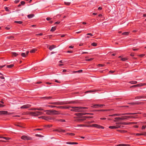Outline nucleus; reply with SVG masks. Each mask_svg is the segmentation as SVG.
I'll list each match as a JSON object with an SVG mask.
<instances>
[{
    "instance_id": "c03bdc74",
    "label": "nucleus",
    "mask_w": 146,
    "mask_h": 146,
    "mask_svg": "<svg viewBox=\"0 0 146 146\" xmlns=\"http://www.w3.org/2000/svg\"><path fill=\"white\" fill-rule=\"evenodd\" d=\"M14 38V36H8L7 37V38L9 39H12Z\"/></svg>"
},
{
    "instance_id": "338daca9",
    "label": "nucleus",
    "mask_w": 146,
    "mask_h": 146,
    "mask_svg": "<svg viewBox=\"0 0 146 146\" xmlns=\"http://www.w3.org/2000/svg\"><path fill=\"white\" fill-rule=\"evenodd\" d=\"M31 110H37V108H32L30 109Z\"/></svg>"
},
{
    "instance_id": "423d86ee",
    "label": "nucleus",
    "mask_w": 146,
    "mask_h": 146,
    "mask_svg": "<svg viewBox=\"0 0 146 146\" xmlns=\"http://www.w3.org/2000/svg\"><path fill=\"white\" fill-rule=\"evenodd\" d=\"M21 139L24 140H30L31 139V138L30 137H28L27 136L25 135H23L21 137Z\"/></svg>"
},
{
    "instance_id": "a878e982",
    "label": "nucleus",
    "mask_w": 146,
    "mask_h": 146,
    "mask_svg": "<svg viewBox=\"0 0 146 146\" xmlns=\"http://www.w3.org/2000/svg\"><path fill=\"white\" fill-rule=\"evenodd\" d=\"M129 34V32H125L123 33H122V34L123 35H127Z\"/></svg>"
},
{
    "instance_id": "4468645a",
    "label": "nucleus",
    "mask_w": 146,
    "mask_h": 146,
    "mask_svg": "<svg viewBox=\"0 0 146 146\" xmlns=\"http://www.w3.org/2000/svg\"><path fill=\"white\" fill-rule=\"evenodd\" d=\"M8 112L5 111H0V114L5 115L7 114Z\"/></svg>"
},
{
    "instance_id": "09e8293b",
    "label": "nucleus",
    "mask_w": 146,
    "mask_h": 146,
    "mask_svg": "<svg viewBox=\"0 0 146 146\" xmlns=\"http://www.w3.org/2000/svg\"><path fill=\"white\" fill-rule=\"evenodd\" d=\"M143 104V102H140L138 103H137L136 104Z\"/></svg>"
},
{
    "instance_id": "13d9d810",
    "label": "nucleus",
    "mask_w": 146,
    "mask_h": 146,
    "mask_svg": "<svg viewBox=\"0 0 146 146\" xmlns=\"http://www.w3.org/2000/svg\"><path fill=\"white\" fill-rule=\"evenodd\" d=\"M43 35V34L42 33H40L39 34H37L36 35V36H38V35H40V36H42Z\"/></svg>"
},
{
    "instance_id": "2f4dec72",
    "label": "nucleus",
    "mask_w": 146,
    "mask_h": 146,
    "mask_svg": "<svg viewBox=\"0 0 146 146\" xmlns=\"http://www.w3.org/2000/svg\"><path fill=\"white\" fill-rule=\"evenodd\" d=\"M35 136L36 137H44V136H43L42 135H39V134H38L35 135Z\"/></svg>"
},
{
    "instance_id": "5701e85b",
    "label": "nucleus",
    "mask_w": 146,
    "mask_h": 146,
    "mask_svg": "<svg viewBox=\"0 0 146 146\" xmlns=\"http://www.w3.org/2000/svg\"><path fill=\"white\" fill-rule=\"evenodd\" d=\"M129 82L132 84H135L137 83V82L136 81H131Z\"/></svg>"
},
{
    "instance_id": "39448f33",
    "label": "nucleus",
    "mask_w": 146,
    "mask_h": 146,
    "mask_svg": "<svg viewBox=\"0 0 146 146\" xmlns=\"http://www.w3.org/2000/svg\"><path fill=\"white\" fill-rule=\"evenodd\" d=\"M75 115L78 116H82L83 115H93V113H76L75 114Z\"/></svg>"
},
{
    "instance_id": "0eeeda50",
    "label": "nucleus",
    "mask_w": 146,
    "mask_h": 146,
    "mask_svg": "<svg viewBox=\"0 0 146 146\" xmlns=\"http://www.w3.org/2000/svg\"><path fill=\"white\" fill-rule=\"evenodd\" d=\"M31 105L30 104H26L23 106L21 107V109H26L30 107Z\"/></svg>"
},
{
    "instance_id": "bf43d9fd",
    "label": "nucleus",
    "mask_w": 146,
    "mask_h": 146,
    "mask_svg": "<svg viewBox=\"0 0 146 146\" xmlns=\"http://www.w3.org/2000/svg\"><path fill=\"white\" fill-rule=\"evenodd\" d=\"M51 19H52V18H50V17H47V18H46V19L47 21H49V20H51Z\"/></svg>"
},
{
    "instance_id": "680f3d73",
    "label": "nucleus",
    "mask_w": 146,
    "mask_h": 146,
    "mask_svg": "<svg viewBox=\"0 0 146 146\" xmlns=\"http://www.w3.org/2000/svg\"><path fill=\"white\" fill-rule=\"evenodd\" d=\"M84 117H85V118H92L93 117H90V116H84Z\"/></svg>"
},
{
    "instance_id": "864d4df0",
    "label": "nucleus",
    "mask_w": 146,
    "mask_h": 146,
    "mask_svg": "<svg viewBox=\"0 0 146 146\" xmlns=\"http://www.w3.org/2000/svg\"><path fill=\"white\" fill-rule=\"evenodd\" d=\"M94 91H92V90L88 91H86V92H85V93H88V92H94Z\"/></svg>"
},
{
    "instance_id": "69168bd1",
    "label": "nucleus",
    "mask_w": 146,
    "mask_h": 146,
    "mask_svg": "<svg viewBox=\"0 0 146 146\" xmlns=\"http://www.w3.org/2000/svg\"><path fill=\"white\" fill-rule=\"evenodd\" d=\"M87 35H90L91 36H93V35L91 33H88L87 34Z\"/></svg>"
},
{
    "instance_id": "6e6d98bb",
    "label": "nucleus",
    "mask_w": 146,
    "mask_h": 146,
    "mask_svg": "<svg viewBox=\"0 0 146 146\" xmlns=\"http://www.w3.org/2000/svg\"><path fill=\"white\" fill-rule=\"evenodd\" d=\"M65 103H67V104H70V103H75V102H68V103L65 102Z\"/></svg>"
},
{
    "instance_id": "ea45409f",
    "label": "nucleus",
    "mask_w": 146,
    "mask_h": 146,
    "mask_svg": "<svg viewBox=\"0 0 146 146\" xmlns=\"http://www.w3.org/2000/svg\"><path fill=\"white\" fill-rule=\"evenodd\" d=\"M91 45L93 46H97V44L96 43L94 42V43H92Z\"/></svg>"
},
{
    "instance_id": "0e129e2a",
    "label": "nucleus",
    "mask_w": 146,
    "mask_h": 146,
    "mask_svg": "<svg viewBox=\"0 0 146 146\" xmlns=\"http://www.w3.org/2000/svg\"><path fill=\"white\" fill-rule=\"evenodd\" d=\"M104 64H99L98 65V66H101V67L103 66H104Z\"/></svg>"
},
{
    "instance_id": "9d476101",
    "label": "nucleus",
    "mask_w": 146,
    "mask_h": 146,
    "mask_svg": "<svg viewBox=\"0 0 146 146\" xmlns=\"http://www.w3.org/2000/svg\"><path fill=\"white\" fill-rule=\"evenodd\" d=\"M100 125L96 124H93L92 125H89L88 127H96L98 128H99Z\"/></svg>"
},
{
    "instance_id": "a18cd8bd",
    "label": "nucleus",
    "mask_w": 146,
    "mask_h": 146,
    "mask_svg": "<svg viewBox=\"0 0 146 146\" xmlns=\"http://www.w3.org/2000/svg\"><path fill=\"white\" fill-rule=\"evenodd\" d=\"M84 120H85V119H78V121H84Z\"/></svg>"
},
{
    "instance_id": "f03ea898",
    "label": "nucleus",
    "mask_w": 146,
    "mask_h": 146,
    "mask_svg": "<svg viewBox=\"0 0 146 146\" xmlns=\"http://www.w3.org/2000/svg\"><path fill=\"white\" fill-rule=\"evenodd\" d=\"M47 111L46 113L48 115H50L51 114L58 115L60 114L58 111L54 110H49L45 111Z\"/></svg>"
},
{
    "instance_id": "4be33fe9",
    "label": "nucleus",
    "mask_w": 146,
    "mask_h": 146,
    "mask_svg": "<svg viewBox=\"0 0 146 146\" xmlns=\"http://www.w3.org/2000/svg\"><path fill=\"white\" fill-rule=\"evenodd\" d=\"M122 120L127 119L128 118L127 116H122L121 117Z\"/></svg>"
},
{
    "instance_id": "9b49d317",
    "label": "nucleus",
    "mask_w": 146,
    "mask_h": 146,
    "mask_svg": "<svg viewBox=\"0 0 146 146\" xmlns=\"http://www.w3.org/2000/svg\"><path fill=\"white\" fill-rule=\"evenodd\" d=\"M38 118H42L43 119H45L46 120H48L49 119V117H45L44 116H42L39 117H38Z\"/></svg>"
},
{
    "instance_id": "1a4fd4ad",
    "label": "nucleus",
    "mask_w": 146,
    "mask_h": 146,
    "mask_svg": "<svg viewBox=\"0 0 146 146\" xmlns=\"http://www.w3.org/2000/svg\"><path fill=\"white\" fill-rule=\"evenodd\" d=\"M105 105L104 104H97L94 105L93 106H92V107L93 108H97L98 107H102L103 106H104Z\"/></svg>"
},
{
    "instance_id": "a211bd4d",
    "label": "nucleus",
    "mask_w": 146,
    "mask_h": 146,
    "mask_svg": "<svg viewBox=\"0 0 146 146\" xmlns=\"http://www.w3.org/2000/svg\"><path fill=\"white\" fill-rule=\"evenodd\" d=\"M55 46L54 45H52L49 46V49L50 50H51L52 49L55 48Z\"/></svg>"
},
{
    "instance_id": "7ed1b4c3",
    "label": "nucleus",
    "mask_w": 146,
    "mask_h": 146,
    "mask_svg": "<svg viewBox=\"0 0 146 146\" xmlns=\"http://www.w3.org/2000/svg\"><path fill=\"white\" fill-rule=\"evenodd\" d=\"M70 108H72V109L70 110L71 111L75 112L83 111L81 110L80 107H71L70 106Z\"/></svg>"
},
{
    "instance_id": "f8f14e48",
    "label": "nucleus",
    "mask_w": 146,
    "mask_h": 146,
    "mask_svg": "<svg viewBox=\"0 0 146 146\" xmlns=\"http://www.w3.org/2000/svg\"><path fill=\"white\" fill-rule=\"evenodd\" d=\"M117 124H121V125H127L131 124V123H126V122H118Z\"/></svg>"
},
{
    "instance_id": "2eb2a0df",
    "label": "nucleus",
    "mask_w": 146,
    "mask_h": 146,
    "mask_svg": "<svg viewBox=\"0 0 146 146\" xmlns=\"http://www.w3.org/2000/svg\"><path fill=\"white\" fill-rule=\"evenodd\" d=\"M123 113L121 115H134L135 114L137 113Z\"/></svg>"
},
{
    "instance_id": "aec40b11",
    "label": "nucleus",
    "mask_w": 146,
    "mask_h": 146,
    "mask_svg": "<svg viewBox=\"0 0 146 146\" xmlns=\"http://www.w3.org/2000/svg\"><path fill=\"white\" fill-rule=\"evenodd\" d=\"M121 115L120 114H113L111 115H109V116H120Z\"/></svg>"
},
{
    "instance_id": "37998d69",
    "label": "nucleus",
    "mask_w": 146,
    "mask_h": 146,
    "mask_svg": "<svg viewBox=\"0 0 146 146\" xmlns=\"http://www.w3.org/2000/svg\"><path fill=\"white\" fill-rule=\"evenodd\" d=\"M121 60H122L123 61H125L126 60H127V59L125 58H121Z\"/></svg>"
},
{
    "instance_id": "774afa93",
    "label": "nucleus",
    "mask_w": 146,
    "mask_h": 146,
    "mask_svg": "<svg viewBox=\"0 0 146 146\" xmlns=\"http://www.w3.org/2000/svg\"><path fill=\"white\" fill-rule=\"evenodd\" d=\"M5 9L7 11H9V10L7 7H5Z\"/></svg>"
},
{
    "instance_id": "bb28decb",
    "label": "nucleus",
    "mask_w": 146,
    "mask_h": 146,
    "mask_svg": "<svg viewBox=\"0 0 146 146\" xmlns=\"http://www.w3.org/2000/svg\"><path fill=\"white\" fill-rule=\"evenodd\" d=\"M12 54L15 56H16L18 54L15 52H12Z\"/></svg>"
},
{
    "instance_id": "79ce46f5",
    "label": "nucleus",
    "mask_w": 146,
    "mask_h": 146,
    "mask_svg": "<svg viewBox=\"0 0 146 146\" xmlns=\"http://www.w3.org/2000/svg\"><path fill=\"white\" fill-rule=\"evenodd\" d=\"M93 58H91L89 59H86V61H90L93 60Z\"/></svg>"
},
{
    "instance_id": "c85d7f7f",
    "label": "nucleus",
    "mask_w": 146,
    "mask_h": 146,
    "mask_svg": "<svg viewBox=\"0 0 146 146\" xmlns=\"http://www.w3.org/2000/svg\"><path fill=\"white\" fill-rule=\"evenodd\" d=\"M145 85V83H144V84H137V85H138V87H140V86H143L144 85Z\"/></svg>"
},
{
    "instance_id": "6e6552de",
    "label": "nucleus",
    "mask_w": 146,
    "mask_h": 146,
    "mask_svg": "<svg viewBox=\"0 0 146 146\" xmlns=\"http://www.w3.org/2000/svg\"><path fill=\"white\" fill-rule=\"evenodd\" d=\"M70 107V106H58L57 108L61 109H68Z\"/></svg>"
},
{
    "instance_id": "f257e3e1",
    "label": "nucleus",
    "mask_w": 146,
    "mask_h": 146,
    "mask_svg": "<svg viewBox=\"0 0 146 146\" xmlns=\"http://www.w3.org/2000/svg\"><path fill=\"white\" fill-rule=\"evenodd\" d=\"M43 114L42 112L39 111H35L34 112L30 111L28 112V114L30 115L34 116H37L41 115Z\"/></svg>"
},
{
    "instance_id": "052dcab7",
    "label": "nucleus",
    "mask_w": 146,
    "mask_h": 146,
    "mask_svg": "<svg viewBox=\"0 0 146 146\" xmlns=\"http://www.w3.org/2000/svg\"><path fill=\"white\" fill-rule=\"evenodd\" d=\"M25 3L24 1H22L21 2V5H23L25 4Z\"/></svg>"
},
{
    "instance_id": "58836bf2",
    "label": "nucleus",
    "mask_w": 146,
    "mask_h": 146,
    "mask_svg": "<svg viewBox=\"0 0 146 146\" xmlns=\"http://www.w3.org/2000/svg\"><path fill=\"white\" fill-rule=\"evenodd\" d=\"M15 23L21 24L22 23V22L21 21H15Z\"/></svg>"
},
{
    "instance_id": "72a5a7b5",
    "label": "nucleus",
    "mask_w": 146,
    "mask_h": 146,
    "mask_svg": "<svg viewBox=\"0 0 146 146\" xmlns=\"http://www.w3.org/2000/svg\"><path fill=\"white\" fill-rule=\"evenodd\" d=\"M143 97H143V96H138V97H135V99H139L141 98H143Z\"/></svg>"
},
{
    "instance_id": "3c124183",
    "label": "nucleus",
    "mask_w": 146,
    "mask_h": 146,
    "mask_svg": "<svg viewBox=\"0 0 146 146\" xmlns=\"http://www.w3.org/2000/svg\"><path fill=\"white\" fill-rule=\"evenodd\" d=\"M59 130H60V132L61 131V132H64L65 131V130L61 129H59Z\"/></svg>"
},
{
    "instance_id": "f3484780",
    "label": "nucleus",
    "mask_w": 146,
    "mask_h": 146,
    "mask_svg": "<svg viewBox=\"0 0 146 146\" xmlns=\"http://www.w3.org/2000/svg\"><path fill=\"white\" fill-rule=\"evenodd\" d=\"M118 123V122H117V123H115V124H116V126H115L116 129L120 128L121 127V124H117V123Z\"/></svg>"
},
{
    "instance_id": "c9c22d12",
    "label": "nucleus",
    "mask_w": 146,
    "mask_h": 146,
    "mask_svg": "<svg viewBox=\"0 0 146 146\" xmlns=\"http://www.w3.org/2000/svg\"><path fill=\"white\" fill-rule=\"evenodd\" d=\"M36 49H34L32 50H31L30 51V52L31 53H34L36 51Z\"/></svg>"
},
{
    "instance_id": "e2e57ef3",
    "label": "nucleus",
    "mask_w": 146,
    "mask_h": 146,
    "mask_svg": "<svg viewBox=\"0 0 146 146\" xmlns=\"http://www.w3.org/2000/svg\"><path fill=\"white\" fill-rule=\"evenodd\" d=\"M146 127V126H143L142 127V129H145Z\"/></svg>"
},
{
    "instance_id": "cd10ccee",
    "label": "nucleus",
    "mask_w": 146,
    "mask_h": 146,
    "mask_svg": "<svg viewBox=\"0 0 146 146\" xmlns=\"http://www.w3.org/2000/svg\"><path fill=\"white\" fill-rule=\"evenodd\" d=\"M109 128L111 129H116V126H110Z\"/></svg>"
},
{
    "instance_id": "20e7f679",
    "label": "nucleus",
    "mask_w": 146,
    "mask_h": 146,
    "mask_svg": "<svg viewBox=\"0 0 146 146\" xmlns=\"http://www.w3.org/2000/svg\"><path fill=\"white\" fill-rule=\"evenodd\" d=\"M50 104L56 105H63L64 104H67V103H65L64 102H50L49 103Z\"/></svg>"
},
{
    "instance_id": "a19ab883",
    "label": "nucleus",
    "mask_w": 146,
    "mask_h": 146,
    "mask_svg": "<svg viewBox=\"0 0 146 146\" xmlns=\"http://www.w3.org/2000/svg\"><path fill=\"white\" fill-rule=\"evenodd\" d=\"M44 98H45L47 100H49L52 97L50 96L49 97H44Z\"/></svg>"
},
{
    "instance_id": "603ef678",
    "label": "nucleus",
    "mask_w": 146,
    "mask_h": 146,
    "mask_svg": "<svg viewBox=\"0 0 146 146\" xmlns=\"http://www.w3.org/2000/svg\"><path fill=\"white\" fill-rule=\"evenodd\" d=\"M37 110H43V109H42L41 108H37Z\"/></svg>"
},
{
    "instance_id": "c756f323",
    "label": "nucleus",
    "mask_w": 146,
    "mask_h": 146,
    "mask_svg": "<svg viewBox=\"0 0 146 146\" xmlns=\"http://www.w3.org/2000/svg\"><path fill=\"white\" fill-rule=\"evenodd\" d=\"M117 131H119L121 133H125L127 132V131L125 130H117Z\"/></svg>"
},
{
    "instance_id": "49530a36",
    "label": "nucleus",
    "mask_w": 146,
    "mask_h": 146,
    "mask_svg": "<svg viewBox=\"0 0 146 146\" xmlns=\"http://www.w3.org/2000/svg\"><path fill=\"white\" fill-rule=\"evenodd\" d=\"M48 106L49 107H51V108H54V107H56L57 108V107L58 106H51V105H49Z\"/></svg>"
},
{
    "instance_id": "7c9ffc66",
    "label": "nucleus",
    "mask_w": 146,
    "mask_h": 146,
    "mask_svg": "<svg viewBox=\"0 0 146 146\" xmlns=\"http://www.w3.org/2000/svg\"><path fill=\"white\" fill-rule=\"evenodd\" d=\"M78 127H82V126L86 127H86H88V126H86V125H82V124L78 125Z\"/></svg>"
},
{
    "instance_id": "ddd939ff",
    "label": "nucleus",
    "mask_w": 146,
    "mask_h": 146,
    "mask_svg": "<svg viewBox=\"0 0 146 146\" xmlns=\"http://www.w3.org/2000/svg\"><path fill=\"white\" fill-rule=\"evenodd\" d=\"M115 120H114L115 122L118 121H120V120H122L121 117H117L115 118Z\"/></svg>"
},
{
    "instance_id": "dca6fc26",
    "label": "nucleus",
    "mask_w": 146,
    "mask_h": 146,
    "mask_svg": "<svg viewBox=\"0 0 146 146\" xmlns=\"http://www.w3.org/2000/svg\"><path fill=\"white\" fill-rule=\"evenodd\" d=\"M66 143L67 144H78V143L76 142H67Z\"/></svg>"
},
{
    "instance_id": "e433bc0d",
    "label": "nucleus",
    "mask_w": 146,
    "mask_h": 146,
    "mask_svg": "<svg viewBox=\"0 0 146 146\" xmlns=\"http://www.w3.org/2000/svg\"><path fill=\"white\" fill-rule=\"evenodd\" d=\"M88 108L86 107H80V110H82L83 109H87Z\"/></svg>"
},
{
    "instance_id": "8fccbe9b",
    "label": "nucleus",
    "mask_w": 146,
    "mask_h": 146,
    "mask_svg": "<svg viewBox=\"0 0 146 146\" xmlns=\"http://www.w3.org/2000/svg\"><path fill=\"white\" fill-rule=\"evenodd\" d=\"M66 134L69 135H71V136L74 135H75L73 133H67Z\"/></svg>"
},
{
    "instance_id": "4d7b16f0",
    "label": "nucleus",
    "mask_w": 146,
    "mask_h": 146,
    "mask_svg": "<svg viewBox=\"0 0 146 146\" xmlns=\"http://www.w3.org/2000/svg\"><path fill=\"white\" fill-rule=\"evenodd\" d=\"M77 71V73H80L81 72H82V70H78Z\"/></svg>"
},
{
    "instance_id": "393cba45",
    "label": "nucleus",
    "mask_w": 146,
    "mask_h": 146,
    "mask_svg": "<svg viewBox=\"0 0 146 146\" xmlns=\"http://www.w3.org/2000/svg\"><path fill=\"white\" fill-rule=\"evenodd\" d=\"M111 110L110 109H108V110H96V111H110Z\"/></svg>"
},
{
    "instance_id": "473e14b6",
    "label": "nucleus",
    "mask_w": 146,
    "mask_h": 146,
    "mask_svg": "<svg viewBox=\"0 0 146 146\" xmlns=\"http://www.w3.org/2000/svg\"><path fill=\"white\" fill-rule=\"evenodd\" d=\"M13 66H14V65L11 64V65H7V68H11L12 67H13Z\"/></svg>"
},
{
    "instance_id": "4c0bfd02",
    "label": "nucleus",
    "mask_w": 146,
    "mask_h": 146,
    "mask_svg": "<svg viewBox=\"0 0 146 146\" xmlns=\"http://www.w3.org/2000/svg\"><path fill=\"white\" fill-rule=\"evenodd\" d=\"M64 3L66 5H69L70 4V2H64Z\"/></svg>"
},
{
    "instance_id": "5fc2aeb1",
    "label": "nucleus",
    "mask_w": 146,
    "mask_h": 146,
    "mask_svg": "<svg viewBox=\"0 0 146 146\" xmlns=\"http://www.w3.org/2000/svg\"><path fill=\"white\" fill-rule=\"evenodd\" d=\"M138 86V85H133V86H131L130 88L138 87V86Z\"/></svg>"
},
{
    "instance_id": "de8ad7c7",
    "label": "nucleus",
    "mask_w": 146,
    "mask_h": 146,
    "mask_svg": "<svg viewBox=\"0 0 146 146\" xmlns=\"http://www.w3.org/2000/svg\"><path fill=\"white\" fill-rule=\"evenodd\" d=\"M58 121L62 122H65V120L64 119H59L58 120Z\"/></svg>"
},
{
    "instance_id": "412c9836",
    "label": "nucleus",
    "mask_w": 146,
    "mask_h": 146,
    "mask_svg": "<svg viewBox=\"0 0 146 146\" xmlns=\"http://www.w3.org/2000/svg\"><path fill=\"white\" fill-rule=\"evenodd\" d=\"M130 145L129 144H119V145H117V146H129Z\"/></svg>"
},
{
    "instance_id": "f704fd0d",
    "label": "nucleus",
    "mask_w": 146,
    "mask_h": 146,
    "mask_svg": "<svg viewBox=\"0 0 146 146\" xmlns=\"http://www.w3.org/2000/svg\"><path fill=\"white\" fill-rule=\"evenodd\" d=\"M21 56L23 57H26V55L25 54V53H23L21 54Z\"/></svg>"
},
{
    "instance_id": "6ab92c4d",
    "label": "nucleus",
    "mask_w": 146,
    "mask_h": 146,
    "mask_svg": "<svg viewBox=\"0 0 146 146\" xmlns=\"http://www.w3.org/2000/svg\"><path fill=\"white\" fill-rule=\"evenodd\" d=\"M34 16V14H31L28 15L27 17L29 19H31Z\"/></svg>"
},
{
    "instance_id": "b1692460",
    "label": "nucleus",
    "mask_w": 146,
    "mask_h": 146,
    "mask_svg": "<svg viewBox=\"0 0 146 146\" xmlns=\"http://www.w3.org/2000/svg\"><path fill=\"white\" fill-rule=\"evenodd\" d=\"M56 28L55 27H52L50 30V31H54L56 30Z\"/></svg>"
}]
</instances>
